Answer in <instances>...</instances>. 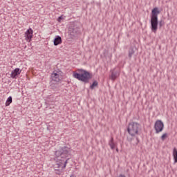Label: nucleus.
<instances>
[{
  "instance_id": "obj_14",
  "label": "nucleus",
  "mask_w": 177,
  "mask_h": 177,
  "mask_svg": "<svg viewBox=\"0 0 177 177\" xmlns=\"http://www.w3.org/2000/svg\"><path fill=\"white\" fill-rule=\"evenodd\" d=\"M10 103H12V96H10L6 102V106H10Z\"/></svg>"
},
{
  "instance_id": "obj_22",
  "label": "nucleus",
  "mask_w": 177,
  "mask_h": 177,
  "mask_svg": "<svg viewBox=\"0 0 177 177\" xmlns=\"http://www.w3.org/2000/svg\"><path fill=\"white\" fill-rule=\"evenodd\" d=\"M56 158H56V157H55V160H56Z\"/></svg>"
},
{
  "instance_id": "obj_16",
  "label": "nucleus",
  "mask_w": 177,
  "mask_h": 177,
  "mask_svg": "<svg viewBox=\"0 0 177 177\" xmlns=\"http://www.w3.org/2000/svg\"><path fill=\"white\" fill-rule=\"evenodd\" d=\"M64 18L63 17V15H61L60 17H58L57 21L58 23H62V20H63Z\"/></svg>"
},
{
  "instance_id": "obj_9",
  "label": "nucleus",
  "mask_w": 177,
  "mask_h": 177,
  "mask_svg": "<svg viewBox=\"0 0 177 177\" xmlns=\"http://www.w3.org/2000/svg\"><path fill=\"white\" fill-rule=\"evenodd\" d=\"M62 42H63V41L62 40V37L56 36V37L54 39L55 46H57V45L62 44Z\"/></svg>"
},
{
  "instance_id": "obj_13",
  "label": "nucleus",
  "mask_w": 177,
  "mask_h": 177,
  "mask_svg": "<svg viewBox=\"0 0 177 177\" xmlns=\"http://www.w3.org/2000/svg\"><path fill=\"white\" fill-rule=\"evenodd\" d=\"M109 146L111 149H115V143L114 142V139L112 138L111 140L109 141Z\"/></svg>"
},
{
  "instance_id": "obj_1",
  "label": "nucleus",
  "mask_w": 177,
  "mask_h": 177,
  "mask_svg": "<svg viewBox=\"0 0 177 177\" xmlns=\"http://www.w3.org/2000/svg\"><path fill=\"white\" fill-rule=\"evenodd\" d=\"M160 14L159 9L154 8L151 11V30L152 32L156 33L158 26V16Z\"/></svg>"
},
{
  "instance_id": "obj_11",
  "label": "nucleus",
  "mask_w": 177,
  "mask_h": 177,
  "mask_svg": "<svg viewBox=\"0 0 177 177\" xmlns=\"http://www.w3.org/2000/svg\"><path fill=\"white\" fill-rule=\"evenodd\" d=\"M98 85L99 83L97 82V81H93L92 84L90 86V88L92 90L95 89L96 88H97Z\"/></svg>"
},
{
  "instance_id": "obj_6",
  "label": "nucleus",
  "mask_w": 177,
  "mask_h": 177,
  "mask_svg": "<svg viewBox=\"0 0 177 177\" xmlns=\"http://www.w3.org/2000/svg\"><path fill=\"white\" fill-rule=\"evenodd\" d=\"M156 133H159L162 131L164 129V124L160 120H156L154 124Z\"/></svg>"
},
{
  "instance_id": "obj_19",
  "label": "nucleus",
  "mask_w": 177,
  "mask_h": 177,
  "mask_svg": "<svg viewBox=\"0 0 177 177\" xmlns=\"http://www.w3.org/2000/svg\"><path fill=\"white\" fill-rule=\"evenodd\" d=\"M118 177H126L124 174H120Z\"/></svg>"
},
{
  "instance_id": "obj_4",
  "label": "nucleus",
  "mask_w": 177,
  "mask_h": 177,
  "mask_svg": "<svg viewBox=\"0 0 177 177\" xmlns=\"http://www.w3.org/2000/svg\"><path fill=\"white\" fill-rule=\"evenodd\" d=\"M71 152V149L67 146L60 147L55 152V158H67Z\"/></svg>"
},
{
  "instance_id": "obj_8",
  "label": "nucleus",
  "mask_w": 177,
  "mask_h": 177,
  "mask_svg": "<svg viewBox=\"0 0 177 177\" xmlns=\"http://www.w3.org/2000/svg\"><path fill=\"white\" fill-rule=\"evenodd\" d=\"M21 73V70H20V68H17L11 72L10 77L11 78L16 80V78H17V75H20Z\"/></svg>"
},
{
  "instance_id": "obj_15",
  "label": "nucleus",
  "mask_w": 177,
  "mask_h": 177,
  "mask_svg": "<svg viewBox=\"0 0 177 177\" xmlns=\"http://www.w3.org/2000/svg\"><path fill=\"white\" fill-rule=\"evenodd\" d=\"M167 138V133H165L162 135L161 136V140L162 141H164L166 138Z\"/></svg>"
},
{
  "instance_id": "obj_7",
  "label": "nucleus",
  "mask_w": 177,
  "mask_h": 177,
  "mask_svg": "<svg viewBox=\"0 0 177 177\" xmlns=\"http://www.w3.org/2000/svg\"><path fill=\"white\" fill-rule=\"evenodd\" d=\"M34 31H32V29L30 28L26 30V32L24 34L25 39L27 42H31V39H32Z\"/></svg>"
},
{
  "instance_id": "obj_21",
  "label": "nucleus",
  "mask_w": 177,
  "mask_h": 177,
  "mask_svg": "<svg viewBox=\"0 0 177 177\" xmlns=\"http://www.w3.org/2000/svg\"><path fill=\"white\" fill-rule=\"evenodd\" d=\"M129 57H131V54H129Z\"/></svg>"
},
{
  "instance_id": "obj_5",
  "label": "nucleus",
  "mask_w": 177,
  "mask_h": 177,
  "mask_svg": "<svg viewBox=\"0 0 177 177\" xmlns=\"http://www.w3.org/2000/svg\"><path fill=\"white\" fill-rule=\"evenodd\" d=\"M51 78L55 82H60L63 79V72L60 70L54 71L51 74Z\"/></svg>"
},
{
  "instance_id": "obj_18",
  "label": "nucleus",
  "mask_w": 177,
  "mask_h": 177,
  "mask_svg": "<svg viewBox=\"0 0 177 177\" xmlns=\"http://www.w3.org/2000/svg\"><path fill=\"white\" fill-rule=\"evenodd\" d=\"M62 167V163L57 164V168H60Z\"/></svg>"
},
{
  "instance_id": "obj_20",
  "label": "nucleus",
  "mask_w": 177,
  "mask_h": 177,
  "mask_svg": "<svg viewBox=\"0 0 177 177\" xmlns=\"http://www.w3.org/2000/svg\"><path fill=\"white\" fill-rule=\"evenodd\" d=\"M71 177H75V176H74V175H71Z\"/></svg>"
},
{
  "instance_id": "obj_17",
  "label": "nucleus",
  "mask_w": 177,
  "mask_h": 177,
  "mask_svg": "<svg viewBox=\"0 0 177 177\" xmlns=\"http://www.w3.org/2000/svg\"><path fill=\"white\" fill-rule=\"evenodd\" d=\"M66 167H67V161L65 162L64 166L62 167V169H64V168H66Z\"/></svg>"
},
{
  "instance_id": "obj_2",
  "label": "nucleus",
  "mask_w": 177,
  "mask_h": 177,
  "mask_svg": "<svg viewBox=\"0 0 177 177\" xmlns=\"http://www.w3.org/2000/svg\"><path fill=\"white\" fill-rule=\"evenodd\" d=\"M73 77L78 80V81L88 82V81H89V72L84 69H77L73 72Z\"/></svg>"
},
{
  "instance_id": "obj_3",
  "label": "nucleus",
  "mask_w": 177,
  "mask_h": 177,
  "mask_svg": "<svg viewBox=\"0 0 177 177\" xmlns=\"http://www.w3.org/2000/svg\"><path fill=\"white\" fill-rule=\"evenodd\" d=\"M141 125L136 122H131L127 127V132L131 137H137L140 135Z\"/></svg>"
},
{
  "instance_id": "obj_10",
  "label": "nucleus",
  "mask_w": 177,
  "mask_h": 177,
  "mask_svg": "<svg viewBox=\"0 0 177 177\" xmlns=\"http://www.w3.org/2000/svg\"><path fill=\"white\" fill-rule=\"evenodd\" d=\"M119 76H120V73H118L117 72H115V73L112 72V73L110 75V78L112 80H115Z\"/></svg>"
},
{
  "instance_id": "obj_12",
  "label": "nucleus",
  "mask_w": 177,
  "mask_h": 177,
  "mask_svg": "<svg viewBox=\"0 0 177 177\" xmlns=\"http://www.w3.org/2000/svg\"><path fill=\"white\" fill-rule=\"evenodd\" d=\"M173 157L174 160V163H177V149L176 148H174L173 149Z\"/></svg>"
}]
</instances>
